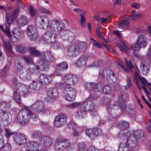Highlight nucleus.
I'll list each match as a JSON object with an SVG mask.
<instances>
[{"mask_svg":"<svg viewBox=\"0 0 151 151\" xmlns=\"http://www.w3.org/2000/svg\"><path fill=\"white\" fill-rule=\"evenodd\" d=\"M118 126L120 128L121 131H120L119 137L120 139L122 140H126V143L122 142L119 145V151H122L125 149L128 145L129 144L131 145L132 146L135 145L136 143V139L140 138V134L138 135H137V132L134 133V137L132 136L131 134L129 132H124L123 130H127L129 127V123L127 122L122 121L118 124Z\"/></svg>","mask_w":151,"mask_h":151,"instance_id":"f257e3e1","label":"nucleus"},{"mask_svg":"<svg viewBox=\"0 0 151 151\" xmlns=\"http://www.w3.org/2000/svg\"><path fill=\"white\" fill-rule=\"evenodd\" d=\"M86 43L79 41L75 42L73 44L69 46L67 49L68 54L70 56H75L80 52L83 51L86 47Z\"/></svg>","mask_w":151,"mask_h":151,"instance_id":"f03ea898","label":"nucleus"},{"mask_svg":"<svg viewBox=\"0 0 151 151\" xmlns=\"http://www.w3.org/2000/svg\"><path fill=\"white\" fill-rule=\"evenodd\" d=\"M74 147V145L68 139L62 137H58L56 139L55 148L59 150L67 149L71 151Z\"/></svg>","mask_w":151,"mask_h":151,"instance_id":"7ed1b4c3","label":"nucleus"},{"mask_svg":"<svg viewBox=\"0 0 151 151\" xmlns=\"http://www.w3.org/2000/svg\"><path fill=\"white\" fill-rule=\"evenodd\" d=\"M23 110L19 111L17 115L15 121L21 124H25L29 122L30 117L28 115L32 114V111L26 106L23 107Z\"/></svg>","mask_w":151,"mask_h":151,"instance_id":"20e7f679","label":"nucleus"},{"mask_svg":"<svg viewBox=\"0 0 151 151\" xmlns=\"http://www.w3.org/2000/svg\"><path fill=\"white\" fill-rule=\"evenodd\" d=\"M41 56V58L38 62V65L39 68L38 69L42 70L48 68V64L46 61V59L49 62H52L54 60V58L50 52L42 53Z\"/></svg>","mask_w":151,"mask_h":151,"instance_id":"39448f33","label":"nucleus"},{"mask_svg":"<svg viewBox=\"0 0 151 151\" xmlns=\"http://www.w3.org/2000/svg\"><path fill=\"white\" fill-rule=\"evenodd\" d=\"M50 20L48 17L45 15H38L35 19V24L36 27L40 28L47 27L49 29V24Z\"/></svg>","mask_w":151,"mask_h":151,"instance_id":"423d86ee","label":"nucleus"},{"mask_svg":"<svg viewBox=\"0 0 151 151\" xmlns=\"http://www.w3.org/2000/svg\"><path fill=\"white\" fill-rule=\"evenodd\" d=\"M147 44V39L144 35H140L137 40L136 42L132 44L131 49L135 51H138L141 47L146 46Z\"/></svg>","mask_w":151,"mask_h":151,"instance_id":"0eeeda50","label":"nucleus"},{"mask_svg":"<svg viewBox=\"0 0 151 151\" xmlns=\"http://www.w3.org/2000/svg\"><path fill=\"white\" fill-rule=\"evenodd\" d=\"M5 28H4L2 25H0L1 30L4 32L7 35L9 38H11L12 37V34L10 32L9 29V26L13 21V19L11 15L9 14H6L5 16Z\"/></svg>","mask_w":151,"mask_h":151,"instance_id":"6e6552de","label":"nucleus"},{"mask_svg":"<svg viewBox=\"0 0 151 151\" xmlns=\"http://www.w3.org/2000/svg\"><path fill=\"white\" fill-rule=\"evenodd\" d=\"M76 91L71 87H66L63 90V96L66 100L69 101H73L76 94Z\"/></svg>","mask_w":151,"mask_h":151,"instance_id":"1a4fd4ad","label":"nucleus"},{"mask_svg":"<svg viewBox=\"0 0 151 151\" xmlns=\"http://www.w3.org/2000/svg\"><path fill=\"white\" fill-rule=\"evenodd\" d=\"M49 26L50 29L58 31H60L64 27V23L56 19L50 20Z\"/></svg>","mask_w":151,"mask_h":151,"instance_id":"9d476101","label":"nucleus"},{"mask_svg":"<svg viewBox=\"0 0 151 151\" xmlns=\"http://www.w3.org/2000/svg\"><path fill=\"white\" fill-rule=\"evenodd\" d=\"M133 80L135 81L136 84L137 86V88L140 90L141 89V87L139 85V80H140L141 83L142 84V87L143 86H145L147 85L151 87V84L148 83L144 78L140 76L138 71H136L134 75Z\"/></svg>","mask_w":151,"mask_h":151,"instance_id":"9b49d317","label":"nucleus"},{"mask_svg":"<svg viewBox=\"0 0 151 151\" xmlns=\"http://www.w3.org/2000/svg\"><path fill=\"white\" fill-rule=\"evenodd\" d=\"M53 31L48 30L42 37L43 40L48 43H52L55 41L56 36L53 33Z\"/></svg>","mask_w":151,"mask_h":151,"instance_id":"f8f14e48","label":"nucleus"},{"mask_svg":"<svg viewBox=\"0 0 151 151\" xmlns=\"http://www.w3.org/2000/svg\"><path fill=\"white\" fill-rule=\"evenodd\" d=\"M124 60L126 66L123 65L122 61L120 59H119L118 61V63L119 66H120L121 68L126 72L132 71V69H134V66L131 61L128 60L127 58H125Z\"/></svg>","mask_w":151,"mask_h":151,"instance_id":"ddd939ff","label":"nucleus"},{"mask_svg":"<svg viewBox=\"0 0 151 151\" xmlns=\"http://www.w3.org/2000/svg\"><path fill=\"white\" fill-rule=\"evenodd\" d=\"M66 120V116L63 114H61L55 117L54 123L55 127H59L65 124Z\"/></svg>","mask_w":151,"mask_h":151,"instance_id":"4468645a","label":"nucleus"},{"mask_svg":"<svg viewBox=\"0 0 151 151\" xmlns=\"http://www.w3.org/2000/svg\"><path fill=\"white\" fill-rule=\"evenodd\" d=\"M44 108V104L41 101H38L32 105L29 110L33 109V113H37L42 111Z\"/></svg>","mask_w":151,"mask_h":151,"instance_id":"2eb2a0df","label":"nucleus"},{"mask_svg":"<svg viewBox=\"0 0 151 151\" xmlns=\"http://www.w3.org/2000/svg\"><path fill=\"white\" fill-rule=\"evenodd\" d=\"M63 80L66 84L68 85V86H69L77 83L78 79L75 76L69 74L64 77Z\"/></svg>","mask_w":151,"mask_h":151,"instance_id":"dca6fc26","label":"nucleus"},{"mask_svg":"<svg viewBox=\"0 0 151 151\" xmlns=\"http://www.w3.org/2000/svg\"><path fill=\"white\" fill-rule=\"evenodd\" d=\"M27 151H38L37 147L39 146L38 143L35 141L29 142L24 146Z\"/></svg>","mask_w":151,"mask_h":151,"instance_id":"f3484780","label":"nucleus"},{"mask_svg":"<svg viewBox=\"0 0 151 151\" xmlns=\"http://www.w3.org/2000/svg\"><path fill=\"white\" fill-rule=\"evenodd\" d=\"M13 138L14 141L19 145H22L26 142V137L24 134H14Z\"/></svg>","mask_w":151,"mask_h":151,"instance_id":"a211bd4d","label":"nucleus"},{"mask_svg":"<svg viewBox=\"0 0 151 151\" xmlns=\"http://www.w3.org/2000/svg\"><path fill=\"white\" fill-rule=\"evenodd\" d=\"M29 19L25 15H21L16 21V24L19 27H21L27 24Z\"/></svg>","mask_w":151,"mask_h":151,"instance_id":"6ab92c4d","label":"nucleus"},{"mask_svg":"<svg viewBox=\"0 0 151 151\" xmlns=\"http://www.w3.org/2000/svg\"><path fill=\"white\" fill-rule=\"evenodd\" d=\"M52 80V76L41 74L40 77V81L42 84L47 85L51 83Z\"/></svg>","mask_w":151,"mask_h":151,"instance_id":"aec40b11","label":"nucleus"},{"mask_svg":"<svg viewBox=\"0 0 151 151\" xmlns=\"http://www.w3.org/2000/svg\"><path fill=\"white\" fill-rule=\"evenodd\" d=\"M47 93L48 97L52 99L56 98L58 95V92L55 88H50L47 89Z\"/></svg>","mask_w":151,"mask_h":151,"instance_id":"412c9836","label":"nucleus"},{"mask_svg":"<svg viewBox=\"0 0 151 151\" xmlns=\"http://www.w3.org/2000/svg\"><path fill=\"white\" fill-rule=\"evenodd\" d=\"M1 111V112L0 113V120L9 122L11 119V114L6 111Z\"/></svg>","mask_w":151,"mask_h":151,"instance_id":"4be33fe9","label":"nucleus"},{"mask_svg":"<svg viewBox=\"0 0 151 151\" xmlns=\"http://www.w3.org/2000/svg\"><path fill=\"white\" fill-rule=\"evenodd\" d=\"M149 66V64L147 63L145 60L141 62L140 65V68L144 75H146L147 74Z\"/></svg>","mask_w":151,"mask_h":151,"instance_id":"5701e85b","label":"nucleus"},{"mask_svg":"<svg viewBox=\"0 0 151 151\" xmlns=\"http://www.w3.org/2000/svg\"><path fill=\"white\" fill-rule=\"evenodd\" d=\"M40 141L41 144H43L45 146L47 147L50 146L52 142L51 139L49 137H42L40 138Z\"/></svg>","mask_w":151,"mask_h":151,"instance_id":"b1692460","label":"nucleus"},{"mask_svg":"<svg viewBox=\"0 0 151 151\" xmlns=\"http://www.w3.org/2000/svg\"><path fill=\"white\" fill-rule=\"evenodd\" d=\"M86 57L85 55H83L81 56L78 60L76 64L77 67H81L86 63Z\"/></svg>","mask_w":151,"mask_h":151,"instance_id":"393cba45","label":"nucleus"},{"mask_svg":"<svg viewBox=\"0 0 151 151\" xmlns=\"http://www.w3.org/2000/svg\"><path fill=\"white\" fill-rule=\"evenodd\" d=\"M129 97L128 95L126 93L121 94L119 96L118 100L119 104L125 103V101L128 100Z\"/></svg>","mask_w":151,"mask_h":151,"instance_id":"a878e982","label":"nucleus"},{"mask_svg":"<svg viewBox=\"0 0 151 151\" xmlns=\"http://www.w3.org/2000/svg\"><path fill=\"white\" fill-rule=\"evenodd\" d=\"M19 89H16L14 93L13 99L19 104H21L20 95Z\"/></svg>","mask_w":151,"mask_h":151,"instance_id":"bb28decb","label":"nucleus"},{"mask_svg":"<svg viewBox=\"0 0 151 151\" xmlns=\"http://www.w3.org/2000/svg\"><path fill=\"white\" fill-rule=\"evenodd\" d=\"M116 46V47H118L120 50L122 52L126 53H127L128 52L129 48L124 43H117Z\"/></svg>","mask_w":151,"mask_h":151,"instance_id":"cd10ccee","label":"nucleus"},{"mask_svg":"<svg viewBox=\"0 0 151 151\" xmlns=\"http://www.w3.org/2000/svg\"><path fill=\"white\" fill-rule=\"evenodd\" d=\"M42 87V84L40 81H33L30 85V88L34 90H38Z\"/></svg>","mask_w":151,"mask_h":151,"instance_id":"c85d7f7f","label":"nucleus"},{"mask_svg":"<svg viewBox=\"0 0 151 151\" xmlns=\"http://www.w3.org/2000/svg\"><path fill=\"white\" fill-rule=\"evenodd\" d=\"M56 68L60 71H63L67 69L68 68L67 64L65 62H62L56 65Z\"/></svg>","mask_w":151,"mask_h":151,"instance_id":"c756f323","label":"nucleus"},{"mask_svg":"<svg viewBox=\"0 0 151 151\" xmlns=\"http://www.w3.org/2000/svg\"><path fill=\"white\" fill-rule=\"evenodd\" d=\"M129 24V21L128 19L127 18H125L119 22L118 26L120 28H123L126 26L127 27Z\"/></svg>","mask_w":151,"mask_h":151,"instance_id":"7c9ffc66","label":"nucleus"},{"mask_svg":"<svg viewBox=\"0 0 151 151\" xmlns=\"http://www.w3.org/2000/svg\"><path fill=\"white\" fill-rule=\"evenodd\" d=\"M30 40L31 41H35L37 39L38 34L37 31L32 32V33L27 35Z\"/></svg>","mask_w":151,"mask_h":151,"instance_id":"2f4dec72","label":"nucleus"},{"mask_svg":"<svg viewBox=\"0 0 151 151\" xmlns=\"http://www.w3.org/2000/svg\"><path fill=\"white\" fill-rule=\"evenodd\" d=\"M8 147V150L11 149V146L9 144H7L5 146L4 145V140L3 139V137L0 135V149H2L4 147L6 149Z\"/></svg>","mask_w":151,"mask_h":151,"instance_id":"473e14b6","label":"nucleus"},{"mask_svg":"<svg viewBox=\"0 0 151 151\" xmlns=\"http://www.w3.org/2000/svg\"><path fill=\"white\" fill-rule=\"evenodd\" d=\"M4 47L7 51L9 53H12V46L10 42L8 41H5L4 42Z\"/></svg>","mask_w":151,"mask_h":151,"instance_id":"72a5a7b5","label":"nucleus"},{"mask_svg":"<svg viewBox=\"0 0 151 151\" xmlns=\"http://www.w3.org/2000/svg\"><path fill=\"white\" fill-rule=\"evenodd\" d=\"M19 88H20V90L22 91L23 96H25L29 93V88L28 87L24 85H21Z\"/></svg>","mask_w":151,"mask_h":151,"instance_id":"f704fd0d","label":"nucleus"},{"mask_svg":"<svg viewBox=\"0 0 151 151\" xmlns=\"http://www.w3.org/2000/svg\"><path fill=\"white\" fill-rule=\"evenodd\" d=\"M93 129H87L86 130L85 132L87 135L91 139L95 137Z\"/></svg>","mask_w":151,"mask_h":151,"instance_id":"c9c22d12","label":"nucleus"},{"mask_svg":"<svg viewBox=\"0 0 151 151\" xmlns=\"http://www.w3.org/2000/svg\"><path fill=\"white\" fill-rule=\"evenodd\" d=\"M30 52L31 54L33 55H35V56H38L40 55L41 56V54H40V52L37 50L36 49L35 47L30 48L29 49Z\"/></svg>","mask_w":151,"mask_h":151,"instance_id":"e433bc0d","label":"nucleus"},{"mask_svg":"<svg viewBox=\"0 0 151 151\" xmlns=\"http://www.w3.org/2000/svg\"><path fill=\"white\" fill-rule=\"evenodd\" d=\"M85 13L83 12L81 14V21L80 24L81 26L83 27H85L86 26L85 22H86V19L85 18Z\"/></svg>","mask_w":151,"mask_h":151,"instance_id":"4c0bfd02","label":"nucleus"},{"mask_svg":"<svg viewBox=\"0 0 151 151\" xmlns=\"http://www.w3.org/2000/svg\"><path fill=\"white\" fill-rule=\"evenodd\" d=\"M8 103L5 101H1L0 102V110L5 111L7 106Z\"/></svg>","mask_w":151,"mask_h":151,"instance_id":"58836bf2","label":"nucleus"},{"mask_svg":"<svg viewBox=\"0 0 151 151\" xmlns=\"http://www.w3.org/2000/svg\"><path fill=\"white\" fill-rule=\"evenodd\" d=\"M36 31H37L34 27L32 25L29 26L26 29V32L27 35Z\"/></svg>","mask_w":151,"mask_h":151,"instance_id":"ea45409f","label":"nucleus"},{"mask_svg":"<svg viewBox=\"0 0 151 151\" xmlns=\"http://www.w3.org/2000/svg\"><path fill=\"white\" fill-rule=\"evenodd\" d=\"M9 71V68L8 65H6L4 68L2 70L1 72V74L3 76H6L8 75Z\"/></svg>","mask_w":151,"mask_h":151,"instance_id":"a19ab883","label":"nucleus"},{"mask_svg":"<svg viewBox=\"0 0 151 151\" xmlns=\"http://www.w3.org/2000/svg\"><path fill=\"white\" fill-rule=\"evenodd\" d=\"M78 146L79 150L78 151H88L87 147L83 143H80Z\"/></svg>","mask_w":151,"mask_h":151,"instance_id":"79ce46f5","label":"nucleus"},{"mask_svg":"<svg viewBox=\"0 0 151 151\" xmlns=\"http://www.w3.org/2000/svg\"><path fill=\"white\" fill-rule=\"evenodd\" d=\"M80 104V103L74 102L68 105L67 107L69 109H75L78 107Z\"/></svg>","mask_w":151,"mask_h":151,"instance_id":"37998d69","label":"nucleus"},{"mask_svg":"<svg viewBox=\"0 0 151 151\" xmlns=\"http://www.w3.org/2000/svg\"><path fill=\"white\" fill-rule=\"evenodd\" d=\"M23 58L27 63L31 64L33 63V59L31 57L28 56H24Z\"/></svg>","mask_w":151,"mask_h":151,"instance_id":"c03bdc74","label":"nucleus"},{"mask_svg":"<svg viewBox=\"0 0 151 151\" xmlns=\"http://www.w3.org/2000/svg\"><path fill=\"white\" fill-rule=\"evenodd\" d=\"M26 48L22 45H18L16 47V50L17 51L21 53H24L26 50Z\"/></svg>","mask_w":151,"mask_h":151,"instance_id":"a18cd8bd","label":"nucleus"},{"mask_svg":"<svg viewBox=\"0 0 151 151\" xmlns=\"http://www.w3.org/2000/svg\"><path fill=\"white\" fill-rule=\"evenodd\" d=\"M111 88L108 85L105 86L103 88L102 91L105 94H109L111 93Z\"/></svg>","mask_w":151,"mask_h":151,"instance_id":"49530a36","label":"nucleus"},{"mask_svg":"<svg viewBox=\"0 0 151 151\" xmlns=\"http://www.w3.org/2000/svg\"><path fill=\"white\" fill-rule=\"evenodd\" d=\"M5 136L7 138H9L11 135L14 134V133L8 128L5 129Z\"/></svg>","mask_w":151,"mask_h":151,"instance_id":"de8ad7c7","label":"nucleus"},{"mask_svg":"<svg viewBox=\"0 0 151 151\" xmlns=\"http://www.w3.org/2000/svg\"><path fill=\"white\" fill-rule=\"evenodd\" d=\"M87 105V102H83L80 106L79 107V109L81 111L84 112L87 111L86 105Z\"/></svg>","mask_w":151,"mask_h":151,"instance_id":"09e8293b","label":"nucleus"},{"mask_svg":"<svg viewBox=\"0 0 151 151\" xmlns=\"http://www.w3.org/2000/svg\"><path fill=\"white\" fill-rule=\"evenodd\" d=\"M91 84H93V86L91 85V88L92 90H91L90 91L92 93L93 92H94L99 91V89L98 88L97 85L94 83H91Z\"/></svg>","mask_w":151,"mask_h":151,"instance_id":"8fccbe9b","label":"nucleus"},{"mask_svg":"<svg viewBox=\"0 0 151 151\" xmlns=\"http://www.w3.org/2000/svg\"><path fill=\"white\" fill-rule=\"evenodd\" d=\"M12 83L16 87V89H18L21 86V84L19 83H17V79L15 78H14L12 79Z\"/></svg>","mask_w":151,"mask_h":151,"instance_id":"3c124183","label":"nucleus"},{"mask_svg":"<svg viewBox=\"0 0 151 151\" xmlns=\"http://www.w3.org/2000/svg\"><path fill=\"white\" fill-rule=\"evenodd\" d=\"M87 105H86V111H89L92 109L93 108L94 105L93 104L91 101L87 102Z\"/></svg>","mask_w":151,"mask_h":151,"instance_id":"603ef678","label":"nucleus"},{"mask_svg":"<svg viewBox=\"0 0 151 151\" xmlns=\"http://www.w3.org/2000/svg\"><path fill=\"white\" fill-rule=\"evenodd\" d=\"M29 12L32 16H34L37 12V10L33 6H31L29 7Z\"/></svg>","mask_w":151,"mask_h":151,"instance_id":"864d4df0","label":"nucleus"},{"mask_svg":"<svg viewBox=\"0 0 151 151\" xmlns=\"http://www.w3.org/2000/svg\"><path fill=\"white\" fill-rule=\"evenodd\" d=\"M41 11L44 14H50L51 12L49 10H47L45 8L40 6L39 7Z\"/></svg>","mask_w":151,"mask_h":151,"instance_id":"5fc2aeb1","label":"nucleus"},{"mask_svg":"<svg viewBox=\"0 0 151 151\" xmlns=\"http://www.w3.org/2000/svg\"><path fill=\"white\" fill-rule=\"evenodd\" d=\"M95 135V137H96L101 134V129L99 128H93Z\"/></svg>","mask_w":151,"mask_h":151,"instance_id":"6e6d98bb","label":"nucleus"},{"mask_svg":"<svg viewBox=\"0 0 151 151\" xmlns=\"http://www.w3.org/2000/svg\"><path fill=\"white\" fill-rule=\"evenodd\" d=\"M84 85L88 91H90L91 90H92L91 85L93 86V85L91 84V83H85Z\"/></svg>","mask_w":151,"mask_h":151,"instance_id":"4d7b16f0","label":"nucleus"},{"mask_svg":"<svg viewBox=\"0 0 151 151\" xmlns=\"http://www.w3.org/2000/svg\"><path fill=\"white\" fill-rule=\"evenodd\" d=\"M139 16L137 14H132L131 16L129 17V19L130 20H135L138 18Z\"/></svg>","mask_w":151,"mask_h":151,"instance_id":"13d9d810","label":"nucleus"},{"mask_svg":"<svg viewBox=\"0 0 151 151\" xmlns=\"http://www.w3.org/2000/svg\"><path fill=\"white\" fill-rule=\"evenodd\" d=\"M19 12L18 8H17L13 10L12 14V16L13 18H16L18 15Z\"/></svg>","mask_w":151,"mask_h":151,"instance_id":"bf43d9fd","label":"nucleus"},{"mask_svg":"<svg viewBox=\"0 0 151 151\" xmlns=\"http://www.w3.org/2000/svg\"><path fill=\"white\" fill-rule=\"evenodd\" d=\"M127 86L128 87L130 88L132 86V83L131 78L130 77L128 76L127 77Z\"/></svg>","mask_w":151,"mask_h":151,"instance_id":"052dcab7","label":"nucleus"},{"mask_svg":"<svg viewBox=\"0 0 151 151\" xmlns=\"http://www.w3.org/2000/svg\"><path fill=\"white\" fill-rule=\"evenodd\" d=\"M109 109H110V107H109L108 108V110L109 112V115H110L113 118H115L116 117V115L114 113V110L111 111V112L110 111Z\"/></svg>","mask_w":151,"mask_h":151,"instance_id":"680f3d73","label":"nucleus"},{"mask_svg":"<svg viewBox=\"0 0 151 151\" xmlns=\"http://www.w3.org/2000/svg\"><path fill=\"white\" fill-rule=\"evenodd\" d=\"M40 133L38 131H35L33 132L32 136L34 138H37L40 136Z\"/></svg>","mask_w":151,"mask_h":151,"instance_id":"e2e57ef3","label":"nucleus"},{"mask_svg":"<svg viewBox=\"0 0 151 151\" xmlns=\"http://www.w3.org/2000/svg\"><path fill=\"white\" fill-rule=\"evenodd\" d=\"M129 115H130L131 117H134L135 115L136 111L134 109H129Z\"/></svg>","mask_w":151,"mask_h":151,"instance_id":"0e129e2a","label":"nucleus"},{"mask_svg":"<svg viewBox=\"0 0 151 151\" xmlns=\"http://www.w3.org/2000/svg\"><path fill=\"white\" fill-rule=\"evenodd\" d=\"M98 96L96 95V94H93V93L90 96L89 99L91 100H95L98 98Z\"/></svg>","mask_w":151,"mask_h":151,"instance_id":"69168bd1","label":"nucleus"},{"mask_svg":"<svg viewBox=\"0 0 151 151\" xmlns=\"http://www.w3.org/2000/svg\"><path fill=\"white\" fill-rule=\"evenodd\" d=\"M89 151H99L93 145L91 146L89 148Z\"/></svg>","mask_w":151,"mask_h":151,"instance_id":"338daca9","label":"nucleus"},{"mask_svg":"<svg viewBox=\"0 0 151 151\" xmlns=\"http://www.w3.org/2000/svg\"><path fill=\"white\" fill-rule=\"evenodd\" d=\"M147 57L148 59L151 60V47L149 49V51L148 52Z\"/></svg>","mask_w":151,"mask_h":151,"instance_id":"774afa93","label":"nucleus"}]
</instances>
